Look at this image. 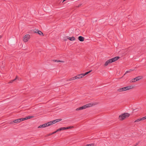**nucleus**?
I'll use <instances>...</instances> for the list:
<instances>
[{
    "label": "nucleus",
    "instance_id": "obj_3",
    "mask_svg": "<svg viewBox=\"0 0 146 146\" xmlns=\"http://www.w3.org/2000/svg\"><path fill=\"white\" fill-rule=\"evenodd\" d=\"M135 85H132L130 86H129L121 88L119 89L118 90V91L119 92H121L126 90H129V89L133 88L135 87Z\"/></svg>",
    "mask_w": 146,
    "mask_h": 146
},
{
    "label": "nucleus",
    "instance_id": "obj_33",
    "mask_svg": "<svg viewBox=\"0 0 146 146\" xmlns=\"http://www.w3.org/2000/svg\"><path fill=\"white\" fill-rule=\"evenodd\" d=\"M66 0H64L62 2V3H63V2H64V1H66Z\"/></svg>",
    "mask_w": 146,
    "mask_h": 146
},
{
    "label": "nucleus",
    "instance_id": "obj_35",
    "mask_svg": "<svg viewBox=\"0 0 146 146\" xmlns=\"http://www.w3.org/2000/svg\"><path fill=\"white\" fill-rule=\"evenodd\" d=\"M138 144V143H137L136 144V145H135V146H136V145H137Z\"/></svg>",
    "mask_w": 146,
    "mask_h": 146
},
{
    "label": "nucleus",
    "instance_id": "obj_32",
    "mask_svg": "<svg viewBox=\"0 0 146 146\" xmlns=\"http://www.w3.org/2000/svg\"><path fill=\"white\" fill-rule=\"evenodd\" d=\"M56 131V132L59 131L58 129H57Z\"/></svg>",
    "mask_w": 146,
    "mask_h": 146
},
{
    "label": "nucleus",
    "instance_id": "obj_2",
    "mask_svg": "<svg viewBox=\"0 0 146 146\" xmlns=\"http://www.w3.org/2000/svg\"><path fill=\"white\" fill-rule=\"evenodd\" d=\"M120 58L119 56H116L113 58L107 60L105 63L104 66H107L109 64H110L112 62L115 61Z\"/></svg>",
    "mask_w": 146,
    "mask_h": 146
},
{
    "label": "nucleus",
    "instance_id": "obj_29",
    "mask_svg": "<svg viewBox=\"0 0 146 146\" xmlns=\"http://www.w3.org/2000/svg\"><path fill=\"white\" fill-rule=\"evenodd\" d=\"M82 5V4H79V5H78V6H76V7H80V6H81Z\"/></svg>",
    "mask_w": 146,
    "mask_h": 146
},
{
    "label": "nucleus",
    "instance_id": "obj_6",
    "mask_svg": "<svg viewBox=\"0 0 146 146\" xmlns=\"http://www.w3.org/2000/svg\"><path fill=\"white\" fill-rule=\"evenodd\" d=\"M49 123H46L42 125H40L38 127V128H40L42 127H46L49 126V125H50V124H49Z\"/></svg>",
    "mask_w": 146,
    "mask_h": 146
},
{
    "label": "nucleus",
    "instance_id": "obj_30",
    "mask_svg": "<svg viewBox=\"0 0 146 146\" xmlns=\"http://www.w3.org/2000/svg\"><path fill=\"white\" fill-rule=\"evenodd\" d=\"M58 129L59 131L62 130V127L59 128Z\"/></svg>",
    "mask_w": 146,
    "mask_h": 146
},
{
    "label": "nucleus",
    "instance_id": "obj_16",
    "mask_svg": "<svg viewBox=\"0 0 146 146\" xmlns=\"http://www.w3.org/2000/svg\"><path fill=\"white\" fill-rule=\"evenodd\" d=\"M75 79H76L75 76H74V77H72V78H70L68 79L66 81H71L72 80H75Z\"/></svg>",
    "mask_w": 146,
    "mask_h": 146
},
{
    "label": "nucleus",
    "instance_id": "obj_14",
    "mask_svg": "<svg viewBox=\"0 0 146 146\" xmlns=\"http://www.w3.org/2000/svg\"><path fill=\"white\" fill-rule=\"evenodd\" d=\"M25 119H24V118L17 119L18 122V123H20L21 121L25 120Z\"/></svg>",
    "mask_w": 146,
    "mask_h": 146
},
{
    "label": "nucleus",
    "instance_id": "obj_31",
    "mask_svg": "<svg viewBox=\"0 0 146 146\" xmlns=\"http://www.w3.org/2000/svg\"><path fill=\"white\" fill-rule=\"evenodd\" d=\"M56 132H56V131L53 133H52V134H53L56 133Z\"/></svg>",
    "mask_w": 146,
    "mask_h": 146
},
{
    "label": "nucleus",
    "instance_id": "obj_12",
    "mask_svg": "<svg viewBox=\"0 0 146 146\" xmlns=\"http://www.w3.org/2000/svg\"><path fill=\"white\" fill-rule=\"evenodd\" d=\"M78 39L81 42L83 41L84 40V38L82 36H79L78 38Z\"/></svg>",
    "mask_w": 146,
    "mask_h": 146
},
{
    "label": "nucleus",
    "instance_id": "obj_18",
    "mask_svg": "<svg viewBox=\"0 0 146 146\" xmlns=\"http://www.w3.org/2000/svg\"><path fill=\"white\" fill-rule=\"evenodd\" d=\"M34 116H28L26 117L24 119H26L25 120H27L28 119H30V118H33L34 117Z\"/></svg>",
    "mask_w": 146,
    "mask_h": 146
},
{
    "label": "nucleus",
    "instance_id": "obj_24",
    "mask_svg": "<svg viewBox=\"0 0 146 146\" xmlns=\"http://www.w3.org/2000/svg\"><path fill=\"white\" fill-rule=\"evenodd\" d=\"M141 121V118H139V119H137V120L135 121H134V122H138L139 121Z\"/></svg>",
    "mask_w": 146,
    "mask_h": 146
},
{
    "label": "nucleus",
    "instance_id": "obj_8",
    "mask_svg": "<svg viewBox=\"0 0 146 146\" xmlns=\"http://www.w3.org/2000/svg\"><path fill=\"white\" fill-rule=\"evenodd\" d=\"M16 80V81H18L21 80V78H18L17 76H16L15 79L13 80H12L10 82H13L14 81Z\"/></svg>",
    "mask_w": 146,
    "mask_h": 146
},
{
    "label": "nucleus",
    "instance_id": "obj_4",
    "mask_svg": "<svg viewBox=\"0 0 146 146\" xmlns=\"http://www.w3.org/2000/svg\"><path fill=\"white\" fill-rule=\"evenodd\" d=\"M130 115V114L128 113H124L121 114L119 116V119L120 120H123L125 119L126 118L128 117Z\"/></svg>",
    "mask_w": 146,
    "mask_h": 146
},
{
    "label": "nucleus",
    "instance_id": "obj_17",
    "mask_svg": "<svg viewBox=\"0 0 146 146\" xmlns=\"http://www.w3.org/2000/svg\"><path fill=\"white\" fill-rule=\"evenodd\" d=\"M53 61L57 62H64V61L60 60H53Z\"/></svg>",
    "mask_w": 146,
    "mask_h": 146
},
{
    "label": "nucleus",
    "instance_id": "obj_7",
    "mask_svg": "<svg viewBox=\"0 0 146 146\" xmlns=\"http://www.w3.org/2000/svg\"><path fill=\"white\" fill-rule=\"evenodd\" d=\"M35 31H34L35 33H37L40 35L43 36V34L40 31L38 30H35Z\"/></svg>",
    "mask_w": 146,
    "mask_h": 146
},
{
    "label": "nucleus",
    "instance_id": "obj_5",
    "mask_svg": "<svg viewBox=\"0 0 146 146\" xmlns=\"http://www.w3.org/2000/svg\"><path fill=\"white\" fill-rule=\"evenodd\" d=\"M30 36L29 34H27L25 35L23 37V40L25 42H27L30 38Z\"/></svg>",
    "mask_w": 146,
    "mask_h": 146
},
{
    "label": "nucleus",
    "instance_id": "obj_15",
    "mask_svg": "<svg viewBox=\"0 0 146 146\" xmlns=\"http://www.w3.org/2000/svg\"><path fill=\"white\" fill-rule=\"evenodd\" d=\"M56 123V122H55V120H54L52 121H51L49 122H48V123H49V124H50V125H49V126H50V125L52 124H54Z\"/></svg>",
    "mask_w": 146,
    "mask_h": 146
},
{
    "label": "nucleus",
    "instance_id": "obj_1",
    "mask_svg": "<svg viewBox=\"0 0 146 146\" xmlns=\"http://www.w3.org/2000/svg\"><path fill=\"white\" fill-rule=\"evenodd\" d=\"M98 104V103L97 102H95L94 103H90L88 104H86V105H84L82 107H81L79 108H78L76 109V111H78L79 110L84 109L86 108L92 106H93L96 105Z\"/></svg>",
    "mask_w": 146,
    "mask_h": 146
},
{
    "label": "nucleus",
    "instance_id": "obj_10",
    "mask_svg": "<svg viewBox=\"0 0 146 146\" xmlns=\"http://www.w3.org/2000/svg\"><path fill=\"white\" fill-rule=\"evenodd\" d=\"M142 78L143 76H139L135 78L136 81H139Z\"/></svg>",
    "mask_w": 146,
    "mask_h": 146
},
{
    "label": "nucleus",
    "instance_id": "obj_11",
    "mask_svg": "<svg viewBox=\"0 0 146 146\" xmlns=\"http://www.w3.org/2000/svg\"><path fill=\"white\" fill-rule=\"evenodd\" d=\"M73 127H74L73 126H69L68 127H62V130H65V129H70L71 128H73Z\"/></svg>",
    "mask_w": 146,
    "mask_h": 146
},
{
    "label": "nucleus",
    "instance_id": "obj_21",
    "mask_svg": "<svg viewBox=\"0 0 146 146\" xmlns=\"http://www.w3.org/2000/svg\"><path fill=\"white\" fill-rule=\"evenodd\" d=\"M94 146V144L92 143V144H87L85 146Z\"/></svg>",
    "mask_w": 146,
    "mask_h": 146
},
{
    "label": "nucleus",
    "instance_id": "obj_27",
    "mask_svg": "<svg viewBox=\"0 0 146 146\" xmlns=\"http://www.w3.org/2000/svg\"><path fill=\"white\" fill-rule=\"evenodd\" d=\"M67 39V36H66V37H64V41L66 40Z\"/></svg>",
    "mask_w": 146,
    "mask_h": 146
},
{
    "label": "nucleus",
    "instance_id": "obj_26",
    "mask_svg": "<svg viewBox=\"0 0 146 146\" xmlns=\"http://www.w3.org/2000/svg\"><path fill=\"white\" fill-rule=\"evenodd\" d=\"M132 70H130L129 71H127L126 72H125V74H124V75H125L126 74L128 73H129V72H130V71H132Z\"/></svg>",
    "mask_w": 146,
    "mask_h": 146
},
{
    "label": "nucleus",
    "instance_id": "obj_34",
    "mask_svg": "<svg viewBox=\"0 0 146 146\" xmlns=\"http://www.w3.org/2000/svg\"><path fill=\"white\" fill-rule=\"evenodd\" d=\"M2 37L1 36H0V39Z\"/></svg>",
    "mask_w": 146,
    "mask_h": 146
},
{
    "label": "nucleus",
    "instance_id": "obj_28",
    "mask_svg": "<svg viewBox=\"0 0 146 146\" xmlns=\"http://www.w3.org/2000/svg\"><path fill=\"white\" fill-rule=\"evenodd\" d=\"M52 135V133H50L49 134H47L46 135V136L47 137V136H50V135Z\"/></svg>",
    "mask_w": 146,
    "mask_h": 146
},
{
    "label": "nucleus",
    "instance_id": "obj_23",
    "mask_svg": "<svg viewBox=\"0 0 146 146\" xmlns=\"http://www.w3.org/2000/svg\"><path fill=\"white\" fill-rule=\"evenodd\" d=\"M136 80L135 78H133L130 81V82H136Z\"/></svg>",
    "mask_w": 146,
    "mask_h": 146
},
{
    "label": "nucleus",
    "instance_id": "obj_20",
    "mask_svg": "<svg viewBox=\"0 0 146 146\" xmlns=\"http://www.w3.org/2000/svg\"><path fill=\"white\" fill-rule=\"evenodd\" d=\"M13 123H18V121H17V119H16L15 120H14L13 122H12L10 123L11 124H13Z\"/></svg>",
    "mask_w": 146,
    "mask_h": 146
},
{
    "label": "nucleus",
    "instance_id": "obj_9",
    "mask_svg": "<svg viewBox=\"0 0 146 146\" xmlns=\"http://www.w3.org/2000/svg\"><path fill=\"white\" fill-rule=\"evenodd\" d=\"M84 76L83 73L78 74L77 76H75L76 79H79L81 78Z\"/></svg>",
    "mask_w": 146,
    "mask_h": 146
},
{
    "label": "nucleus",
    "instance_id": "obj_25",
    "mask_svg": "<svg viewBox=\"0 0 146 146\" xmlns=\"http://www.w3.org/2000/svg\"><path fill=\"white\" fill-rule=\"evenodd\" d=\"M141 120H143L146 119V116L141 118Z\"/></svg>",
    "mask_w": 146,
    "mask_h": 146
},
{
    "label": "nucleus",
    "instance_id": "obj_19",
    "mask_svg": "<svg viewBox=\"0 0 146 146\" xmlns=\"http://www.w3.org/2000/svg\"><path fill=\"white\" fill-rule=\"evenodd\" d=\"M92 70H90L89 71L87 72L84 73H83V74L84 76L86 75L87 74H88L90 72H92Z\"/></svg>",
    "mask_w": 146,
    "mask_h": 146
},
{
    "label": "nucleus",
    "instance_id": "obj_13",
    "mask_svg": "<svg viewBox=\"0 0 146 146\" xmlns=\"http://www.w3.org/2000/svg\"><path fill=\"white\" fill-rule=\"evenodd\" d=\"M75 38L74 36H72L71 37H70L69 36H67V39H68L70 40L71 41L74 40H75Z\"/></svg>",
    "mask_w": 146,
    "mask_h": 146
},
{
    "label": "nucleus",
    "instance_id": "obj_22",
    "mask_svg": "<svg viewBox=\"0 0 146 146\" xmlns=\"http://www.w3.org/2000/svg\"><path fill=\"white\" fill-rule=\"evenodd\" d=\"M62 120V119H56V120H55V122H56H56H58L59 121H61Z\"/></svg>",
    "mask_w": 146,
    "mask_h": 146
}]
</instances>
